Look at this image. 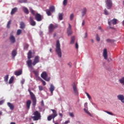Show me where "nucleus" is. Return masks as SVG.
<instances>
[{"label": "nucleus", "mask_w": 124, "mask_h": 124, "mask_svg": "<svg viewBox=\"0 0 124 124\" xmlns=\"http://www.w3.org/2000/svg\"><path fill=\"white\" fill-rule=\"evenodd\" d=\"M40 62V58L38 56H36L33 60V62H32V61L31 60H28L27 61V64L29 68L32 70L33 69V67L35 65L38 63V62Z\"/></svg>", "instance_id": "f257e3e1"}, {"label": "nucleus", "mask_w": 124, "mask_h": 124, "mask_svg": "<svg viewBox=\"0 0 124 124\" xmlns=\"http://www.w3.org/2000/svg\"><path fill=\"white\" fill-rule=\"evenodd\" d=\"M55 51L59 58H62V49H61V44L60 41L58 40L56 42V48Z\"/></svg>", "instance_id": "f03ea898"}, {"label": "nucleus", "mask_w": 124, "mask_h": 124, "mask_svg": "<svg viewBox=\"0 0 124 124\" xmlns=\"http://www.w3.org/2000/svg\"><path fill=\"white\" fill-rule=\"evenodd\" d=\"M34 116H32L31 118L34 121H38L41 119V114L38 111H35L33 113Z\"/></svg>", "instance_id": "7ed1b4c3"}, {"label": "nucleus", "mask_w": 124, "mask_h": 124, "mask_svg": "<svg viewBox=\"0 0 124 124\" xmlns=\"http://www.w3.org/2000/svg\"><path fill=\"white\" fill-rule=\"evenodd\" d=\"M51 111L52 112V114L47 117V121H50L52 119H54L56 117L58 116V113L57 111L55 109H51Z\"/></svg>", "instance_id": "20e7f679"}, {"label": "nucleus", "mask_w": 124, "mask_h": 124, "mask_svg": "<svg viewBox=\"0 0 124 124\" xmlns=\"http://www.w3.org/2000/svg\"><path fill=\"white\" fill-rule=\"evenodd\" d=\"M28 92L30 93L31 98L32 100V105L33 106H35V105H36V98L35 97L34 94L31 91V90L29 89Z\"/></svg>", "instance_id": "39448f33"}, {"label": "nucleus", "mask_w": 124, "mask_h": 124, "mask_svg": "<svg viewBox=\"0 0 124 124\" xmlns=\"http://www.w3.org/2000/svg\"><path fill=\"white\" fill-rule=\"evenodd\" d=\"M58 28V24H56L54 25L53 24H50L48 27V31L50 33H52L55 29H57Z\"/></svg>", "instance_id": "423d86ee"}, {"label": "nucleus", "mask_w": 124, "mask_h": 124, "mask_svg": "<svg viewBox=\"0 0 124 124\" xmlns=\"http://www.w3.org/2000/svg\"><path fill=\"white\" fill-rule=\"evenodd\" d=\"M47 73H46V72H43L41 75V77H42V78H43V79L45 80V81L49 82V81H50V78H47Z\"/></svg>", "instance_id": "0eeeda50"}, {"label": "nucleus", "mask_w": 124, "mask_h": 124, "mask_svg": "<svg viewBox=\"0 0 124 124\" xmlns=\"http://www.w3.org/2000/svg\"><path fill=\"white\" fill-rule=\"evenodd\" d=\"M106 4L108 9H110L111 7L113 6V3H112V0H106Z\"/></svg>", "instance_id": "6e6552de"}, {"label": "nucleus", "mask_w": 124, "mask_h": 124, "mask_svg": "<svg viewBox=\"0 0 124 124\" xmlns=\"http://www.w3.org/2000/svg\"><path fill=\"white\" fill-rule=\"evenodd\" d=\"M34 55V51L29 50L28 53V60H31V58H33Z\"/></svg>", "instance_id": "1a4fd4ad"}, {"label": "nucleus", "mask_w": 124, "mask_h": 124, "mask_svg": "<svg viewBox=\"0 0 124 124\" xmlns=\"http://www.w3.org/2000/svg\"><path fill=\"white\" fill-rule=\"evenodd\" d=\"M35 18L38 22H40L42 21V16H41V14H37L35 16Z\"/></svg>", "instance_id": "9d476101"}, {"label": "nucleus", "mask_w": 124, "mask_h": 124, "mask_svg": "<svg viewBox=\"0 0 124 124\" xmlns=\"http://www.w3.org/2000/svg\"><path fill=\"white\" fill-rule=\"evenodd\" d=\"M73 89L75 94H76V95H77V94H78V89H77V87H76V84L75 83V82L73 83Z\"/></svg>", "instance_id": "9b49d317"}, {"label": "nucleus", "mask_w": 124, "mask_h": 124, "mask_svg": "<svg viewBox=\"0 0 124 124\" xmlns=\"http://www.w3.org/2000/svg\"><path fill=\"white\" fill-rule=\"evenodd\" d=\"M30 23L31 26H32L33 27H34L35 25H36V22L33 20V17L32 16L30 17Z\"/></svg>", "instance_id": "f8f14e48"}, {"label": "nucleus", "mask_w": 124, "mask_h": 124, "mask_svg": "<svg viewBox=\"0 0 124 124\" xmlns=\"http://www.w3.org/2000/svg\"><path fill=\"white\" fill-rule=\"evenodd\" d=\"M117 19L113 18L112 20H110L109 19L108 20V24L109 26H111V22H112L113 25H117Z\"/></svg>", "instance_id": "ddd939ff"}, {"label": "nucleus", "mask_w": 124, "mask_h": 124, "mask_svg": "<svg viewBox=\"0 0 124 124\" xmlns=\"http://www.w3.org/2000/svg\"><path fill=\"white\" fill-rule=\"evenodd\" d=\"M67 33L68 36L71 35L73 33L72 30H71V25L70 24H69V27L67 28Z\"/></svg>", "instance_id": "4468645a"}, {"label": "nucleus", "mask_w": 124, "mask_h": 124, "mask_svg": "<svg viewBox=\"0 0 124 124\" xmlns=\"http://www.w3.org/2000/svg\"><path fill=\"white\" fill-rule=\"evenodd\" d=\"M103 56L105 60H107L108 58V55L107 54V49L105 48L103 51Z\"/></svg>", "instance_id": "2eb2a0df"}, {"label": "nucleus", "mask_w": 124, "mask_h": 124, "mask_svg": "<svg viewBox=\"0 0 124 124\" xmlns=\"http://www.w3.org/2000/svg\"><path fill=\"white\" fill-rule=\"evenodd\" d=\"M117 97L119 100L122 102V103H124V96L123 94H119L117 96Z\"/></svg>", "instance_id": "dca6fc26"}, {"label": "nucleus", "mask_w": 124, "mask_h": 124, "mask_svg": "<svg viewBox=\"0 0 124 124\" xmlns=\"http://www.w3.org/2000/svg\"><path fill=\"white\" fill-rule=\"evenodd\" d=\"M31 100H28L26 102V107L27 109L29 110L31 107Z\"/></svg>", "instance_id": "f3484780"}, {"label": "nucleus", "mask_w": 124, "mask_h": 124, "mask_svg": "<svg viewBox=\"0 0 124 124\" xmlns=\"http://www.w3.org/2000/svg\"><path fill=\"white\" fill-rule=\"evenodd\" d=\"M23 11L25 13V14H29L30 12H29V9H28V8L23 6L22 7Z\"/></svg>", "instance_id": "a211bd4d"}, {"label": "nucleus", "mask_w": 124, "mask_h": 124, "mask_svg": "<svg viewBox=\"0 0 124 124\" xmlns=\"http://www.w3.org/2000/svg\"><path fill=\"white\" fill-rule=\"evenodd\" d=\"M49 91L51 93V94H53V92L54 91H55V86L52 84H50V87L49 88Z\"/></svg>", "instance_id": "6ab92c4d"}, {"label": "nucleus", "mask_w": 124, "mask_h": 124, "mask_svg": "<svg viewBox=\"0 0 124 124\" xmlns=\"http://www.w3.org/2000/svg\"><path fill=\"white\" fill-rule=\"evenodd\" d=\"M7 105L11 110H14V105L10 102L7 103Z\"/></svg>", "instance_id": "aec40b11"}, {"label": "nucleus", "mask_w": 124, "mask_h": 124, "mask_svg": "<svg viewBox=\"0 0 124 124\" xmlns=\"http://www.w3.org/2000/svg\"><path fill=\"white\" fill-rule=\"evenodd\" d=\"M10 40L11 43H15L16 40L15 39V37L13 35H11L10 37Z\"/></svg>", "instance_id": "412c9836"}, {"label": "nucleus", "mask_w": 124, "mask_h": 124, "mask_svg": "<svg viewBox=\"0 0 124 124\" xmlns=\"http://www.w3.org/2000/svg\"><path fill=\"white\" fill-rule=\"evenodd\" d=\"M25 28H26V24H25V23H24V22H21L20 24V29L24 30Z\"/></svg>", "instance_id": "4be33fe9"}, {"label": "nucleus", "mask_w": 124, "mask_h": 124, "mask_svg": "<svg viewBox=\"0 0 124 124\" xmlns=\"http://www.w3.org/2000/svg\"><path fill=\"white\" fill-rule=\"evenodd\" d=\"M17 10H18V9L16 7L13 8L11 12V15H14V14H15V13L17 12Z\"/></svg>", "instance_id": "5701e85b"}, {"label": "nucleus", "mask_w": 124, "mask_h": 124, "mask_svg": "<svg viewBox=\"0 0 124 124\" xmlns=\"http://www.w3.org/2000/svg\"><path fill=\"white\" fill-rule=\"evenodd\" d=\"M16 55H17V51L16 50L14 49V50H13V51L12 52V56L13 59H15Z\"/></svg>", "instance_id": "b1692460"}, {"label": "nucleus", "mask_w": 124, "mask_h": 124, "mask_svg": "<svg viewBox=\"0 0 124 124\" xmlns=\"http://www.w3.org/2000/svg\"><path fill=\"white\" fill-rule=\"evenodd\" d=\"M82 17H84V16L86 15V13H87V9L86 8H84L82 10Z\"/></svg>", "instance_id": "393cba45"}, {"label": "nucleus", "mask_w": 124, "mask_h": 124, "mask_svg": "<svg viewBox=\"0 0 124 124\" xmlns=\"http://www.w3.org/2000/svg\"><path fill=\"white\" fill-rule=\"evenodd\" d=\"M15 74L16 76H19V75H21V74H22V70H20L18 71H16L15 72Z\"/></svg>", "instance_id": "a878e982"}, {"label": "nucleus", "mask_w": 124, "mask_h": 124, "mask_svg": "<svg viewBox=\"0 0 124 124\" xmlns=\"http://www.w3.org/2000/svg\"><path fill=\"white\" fill-rule=\"evenodd\" d=\"M74 42H75V37L72 36L71 38L70 44H74Z\"/></svg>", "instance_id": "bb28decb"}, {"label": "nucleus", "mask_w": 124, "mask_h": 124, "mask_svg": "<svg viewBox=\"0 0 124 124\" xmlns=\"http://www.w3.org/2000/svg\"><path fill=\"white\" fill-rule=\"evenodd\" d=\"M46 12L47 16H51V15H52V14L51 13V12L49 9L46 10Z\"/></svg>", "instance_id": "cd10ccee"}, {"label": "nucleus", "mask_w": 124, "mask_h": 124, "mask_svg": "<svg viewBox=\"0 0 124 124\" xmlns=\"http://www.w3.org/2000/svg\"><path fill=\"white\" fill-rule=\"evenodd\" d=\"M49 10H50L51 12H55V6H51L49 7Z\"/></svg>", "instance_id": "c85d7f7f"}, {"label": "nucleus", "mask_w": 124, "mask_h": 124, "mask_svg": "<svg viewBox=\"0 0 124 124\" xmlns=\"http://www.w3.org/2000/svg\"><path fill=\"white\" fill-rule=\"evenodd\" d=\"M18 2H20V3H27L28 0H18Z\"/></svg>", "instance_id": "c756f323"}, {"label": "nucleus", "mask_w": 124, "mask_h": 124, "mask_svg": "<svg viewBox=\"0 0 124 124\" xmlns=\"http://www.w3.org/2000/svg\"><path fill=\"white\" fill-rule=\"evenodd\" d=\"M33 72L36 77H38L39 73L37 71H33Z\"/></svg>", "instance_id": "7c9ffc66"}, {"label": "nucleus", "mask_w": 124, "mask_h": 124, "mask_svg": "<svg viewBox=\"0 0 124 124\" xmlns=\"http://www.w3.org/2000/svg\"><path fill=\"white\" fill-rule=\"evenodd\" d=\"M14 80V77H12L9 81V84H12L13 83V81Z\"/></svg>", "instance_id": "2f4dec72"}, {"label": "nucleus", "mask_w": 124, "mask_h": 124, "mask_svg": "<svg viewBox=\"0 0 124 124\" xmlns=\"http://www.w3.org/2000/svg\"><path fill=\"white\" fill-rule=\"evenodd\" d=\"M119 82L120 83H121V84H123L124 86V77H123L122 78H121L119 80Z\"/></svg>", "instance_id": "473e14b6"}, {"label": "nucleus", "mask_w": 124, "mask_h": 124, "mask_svg": "<svg viewBox=\"0 0 124 124\" xmlns=\"http://www.w3.org/2000/svg\"><path fill=\"white\" fill-rule=\"evenodd\" d=\"M59 19L60 21H62V19H63L62 14H59Z\"/></svg>", "instance_id": "72a5a7b5"}, {"label": "nucleus", "mask_w": 124, "mask_h": 124, "mask_svg": "<svg viewBox=\"0 0 124 124\" xmlns=\"http://www.w3.org/2000/svg\"><path fill=\"white\" fill-rule=\"evenodd\" d=\"M30 10L33 15H35V11H34V10H33L31 8H30Z\"/></svg>", "instance_id": "f704fd0d"}, {"label": "nucleus", "mask_w": 124, "mask_h": 124, "mask_svg": "<svg viewBox=\"0 0 124 124\" xmlns=\"http://www.w3.org/2000/svg\"><path fill=\"white\" fill-rule=\"evenodd\" d=\"M4 78L5 82H7V81H8L9 75H7Z\"/></svg>", "instance_id": "c9c22d12"}, {"label": "nucleus", "mask_w": 124, "mask_h": 124, "mask_svg": "<svg viewBox=\"0 0 124 124\" xmlns=\"http://www.w3.org/2000/svg\"><path fill=\"white\" fill-rule=\"evenodd\" d=\"M21 33H22V30L19 29L17 30V32H16V34L17 35H20V34H21Z\"/></svg>", "instance_id": "e433bc0d"}, {"label": "nucleus", "mask_w": 124, "mask_h": 124, "mask_svg": "<svg viewBox=\"0 0 124 124\" xmlns=\"http://www.w3.org/2000/svg\"><path fill=\"white\" fill-rule=\"evenodd\" d=\"M10 25H11V20H9L7 23V28H8V29L10 28Z\"/></svg>", "instance_id": "4c0bfd02"}, {"label": "nucleus", "mask_w": 124, "mask_h": 124, "mask_svg": "<svg viewBox=\"0 0 124 124\" xmlns=\"http://www.w3.org/2000/svg\"><path fill=\"white\" fill-rule=\"evenodd\" d=\"M85 93H86L87 96L88 97L89 99L91 100L92 99V97H91V95H90V94L87 92H86Z\"/></svg>", "instance_id": "58836bf2"}, {"label": "nucleus", "mask_w": 124, "mask_h": 124, "mask_svg": "<svg viewBox=\"0 0 124 124\" xmlns=\"http://www.w3.org/2000/svg\"><path fill=\"white\" fill-rule=\"evenodd\" d=\"M96 39L97 41H100V38H99V36H98V34L96 35Z\"/></svg>", "instance_id": "ea45409f"}, {"label": "nucleus", "mask_w": 124, "mask_h": 124, "mask_svg": "<svg viewBox=\"0 0 124 124\" xmlns=\"http://www.w3.org/2000/svg\"><path fill=\"white\" fill-rule=\"evenodd\" d=\"M63 4L64 6L67 4V0H64L63 1Z\"/></svg>", "instance_id": "a19ab883"}, {"label": "nucleus", "mask_w": 124, "mask_h": 124, "mask_svg": "<svg viewBox=\"0 0 124 124\" xmlns=\"http://www.w3.org/2000/svg\"><path fill=\"white\" fill-rule=\"evenodd\" d=\"M28 48H29V45L25 44L24 46V49L25 50H28Z\"/></svg>", "instance_id": "79ce46f5"}, {"label": "nucleus", "mask_w": 124, "mask_h": 124, "mask_svg": "<svg viewBox=\"0 0 124 124\" xmlns=\"http://www.w3.org/2000/svg\"><path fill=\"white\" fill-rule=\"evenodd\" d=\"M84 110L87 113V114H88V115H90V116H91V113H90V112H89V110H88L86 108H84Z\"/></svg>", "instance_id": "37998d69"}, {"label": "nucleus", "mask_w": 124, "mask_h": 124, "mask_svg": "<svg viewBox=\"0 0 124 124\" xmlns=\"http://www.w3.org/2000/svg\"><path fill=\"white\" fill-rule=\"evenodd\" d=\"M105 112L106 113H107V114H108V115H111V116H113L114 114H113V113L111 112H109L108 111H105Z\"/></svg>", "instance_id": "c03bdc74"}, {"label": "nucleus", "mask_w": 124, "mask_h": 124, "mask_svg": "<svg viewBox=\"0 0 124 124\" xmlns=\"http://www.w3.org/2000/svg\"><path fill=\"white\" fill-rule=\"evenodd\" d=\"M106 41L108 43H110L111 42H113V40H111L110 39H108L106 40Z\"/></svg>", "instance_id": "a18cd8bd"}, {"label": "nucleus", "mask_w": 124, "mask_h": 124, "mask_svg": "<svg viewBox=\"0 0 124 124\" xmlns=\"http://www.w3.org/2000/svg\"><path fill=\"white\" fill-rule=\"evenodd\" d=\"M74 17V15H73V14H72L71 15H70V20H73V18Z\"/></svg>", "instance_id": "49530a36"}, {"label": "nucleus", "mask_w": 124, "mask_h": 124, "mask_svg": "<svg viewBox=\"0 0 124 124\" xmlns=\"http://www.w3.org/2000/svg\"><path fill=\"white\" fill-rule=\"evenodd\" d=\"M104 13L105 15H109V13H108V11H107V10H106V9L104 10Z\"/></svg>", "instance_id": "de8ad7c7"}, {"label": "nucleus", "mask_w": 124, "mask_h": 124, "mask_svg": "<svg viewBox=\"0 0 124 124\" xmlns=\"http://www.w3.org/2000/svg\"><path fill=\"white\" fill-rule=\"evenodd\" d=\"M39 91H43V87L42 86H38Z\"/></svg>", "instance_id": "09e8293b"}, {"label": "nucleus", "mask_w": 124, "mask_h": 124, "mask_svg": "<svg viewBox=\"0 0 124 124\" xmlns=\"http://www.w3.org/2000/svg\"><path fill=\"white\" fill-rule=\"evenodd\" d=\"M41 81L43 83V85L44 86H46V82H45V81L43 80V79H41Z\"/></svg>", "instance_id": "8fccbe9b"}, {"label": "nucleus", "mask_w": 124, "mask_h": 124, "mask_svg": "<svg viewBox=\"0 0 124 124\" xmlns=\"http://www.w3.org/2000/svg\"><path fill=\"white\" fill-rule=\"evenodd\" d=\"M69 115L70 117H72V118H73L74 117V114H73L72 112H70Z\"/></svg>", "instance_id": "3c124183"}, {"label": "nucleus", "mask_w": 124, "mask_h": 124, "mask_svg": "<svg viewBox=\"0 0 124 124\" xmlns=\"http://www.w3.org/2000/svg\"><path fill=\"white\" fill-rule=\"evenodd\" d=\"M75 46H76V49H78L79 48V46L78 45V43H76Z\"/></svg>", "instance_id": "603ef678"}, {"label": "nucleus", "mask_w": 124, "mask_h": 124, "mask_svg": "<svg viewBox=\"0 0 124 124\" xmlns=\"http://www.w3.org/2000/svg\"><path fill=\"white\" fill-rule=\"evenodd\" d=\"M87 37H88V33L85 32L84 38H87Z\"/></svg>", "instance_id": "864d4df0"}, {"label": "nucleus", "mask_w": 124, "mask_h": 124, "mask_svg": "<svg viewBox=\"0 0 124 124\" xmlns=\"http://www.w3.org/2000/svg\"><path fill=\"white\" fill-rule=\"evenodd\" d=\"M84 107H85V108H88V103H85L84 104Z\"/></svg>", "instance_id": "5fc2aeb1"}, {"label": "nucleus", "mask_w": 124, "mask_h": 124, "mask_svg": "<svg viewBox=\"0 0 124 124\" xmlns=\"http://www.w3.org/2000/svg\"><path fill=\"white\" fill-rule=\"evenodd\" d=\"M3 104V100L0 101V105Z\"/></svg>", "instance_id": "6e6d98bb"}, {"label": "nucleus", "mask_w": 124, "mask_h": 124, "mask_svg": "<svg viewBox=\"0 0 124 124\" xmlns=\"http://www.w3.org/2000/svg\"><path fill=\"white\" fill-rule=\"evenodd\" d=\"M41 104L42 106H44V102L43 101V100L41 101Z\"/></svg>", "instance_id": "4d7b16f0"}, {"label": "nucleus", "mask_w": 124, "mask_h": 124, "mask_svg": "<svg viewBox=\"0 0 124 124\" xmlns=\"http://www.w3.org/2000/svg\"><path fill=\"white\" fill-rule=\"evenodd\" d=\"M82 26H84L85 25V20H83L82 21Z\"/></svg>", "instance_id": "13d9d810"}, {"label": "nucleus", "mask_w": 124, "mask_h": 124, "mask_svg": "<svg viewBox=\"0 0 124 124\" xmlns=\"http://www.w3.org/2000/svg\"><path fill=\"white\" fill-rule=\"evenodd\" d=\"M68 123H69V121H66L65 122L64 124H67Z\"/></svg>", "instance_id": "bf43d9fd"}, {"label": "nucleus", "mask_w": 124, "mask_h": 124, "mask_svg": "<svg viewBox=\"0 0 124 124\" xmlns=\"http://www.w3.org/2000/svg\"><path fill=\"white\" fill-rule=\"evenodd\" d=\"M59 115L60 117H61V118H62V113H60Z\"/></svg>", "instance_id": "052dcab7"}, {"label": "nucleus", "mask_w": 124, "mask_h": 124, "mask_svg": "<svg viewBox=\"0 0 124 124\" xmlns=\"http://www.w3.org/2000/svg\"><path fill=\"white\" fill-rule=\"evenodd\" d=\"M24 83H25V80H22V81H21V84H24Z\"/></svg>", "instance_id": "680f3d73"}, {"label": "nucleus", "mask_w": 124, "mask_h": 124, "mask_svg": "<svg viewBox=\"0 0 124 124\" xmlns=\"http://www.w3.org/2000/svg\"><path fill=\"white\" fill-rule=\"evenodd\" d=\"M10 124H16V123L15 122H11Z\"/></svg>", "instance_id": "e2e57ef3"}, {"label": "nucleus", "mask_w": 124, "mask_h": 124, "mask_svg": "<svg viewBox=\"0 0 124 124\" xmlns=\"http://www.w3.org/2000/svg\"><path fill=\"white\" fill-rule=\"evenodd\" d=\"M49 51L50 52V53H52V48H50L49 49Z\"/></svg>", "instance_id": "0e129e2a"}, {"label": "nucleus", "mask_w": 124, "mask_h": 124, "mask_svg": "<svg viewBox=\"0 0 124 124\" xmlns=\"http://www.w3.org/2000/svg\"><path fill=\"white\" fill-rule=\"evenodd\" d=\"M2 115V112L0 111V116H1Z\"/></svg>", "instance_id": "69168bd1"}, {"label": "nucleus", "mask_w": 124, "mask_h": 124, "mask_svg": "<svg viewBox=\"0 0 124 124\" xmlns=\"http://www.w3.org/2000/svg\"><path fill=\"white\" fill-rule=\"evenodd\" d=\"M91 42H92V43H93V42H94L93 39H92Z\"/></svg>", "instance_id": "338daca9"}, {"label": "nucleus", "mask_w": 124, "mask_h": 124, "mask_svg": "<svg viewBox=\"0 0 124 124\" xmlns=\"http://www.w3.org/2000/svg\"><path fill=\"white\" fill-rule=\"evenodd\" d=\"M102 29V28H101V27L100 26V27H99V30H101Z\"/></svg>", "instance_id": "774afa93"}]
</instances>
